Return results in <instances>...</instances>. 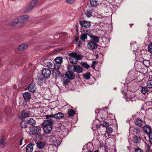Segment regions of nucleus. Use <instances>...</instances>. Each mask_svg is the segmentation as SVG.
Listing matches in <instances>:
<instances>
[{"label":"nucleus","instance_id":"9d476101","mask_svg":"<svg viewBox=\"0 0 152 152\" xmlns=\"http://www.w3.org/2000/svg\"><path fill=\"white\" fill-rule=\"evenodd\" d=\"M41 129L39 127L34 126L32 128V133L33 134L37 135L40 133Z\"/></svg>","mask_w":152,"mask_h":152},{"label":"nucleus","instance_id":"4c0bfd02","mask_svg":"<svg viewBox=\"0 0 152 152\" xmlns=\"http://www.w3.org/2000/svg\"><path fill=\"white\" fill-rule=\"evenodd\" d=\"M133 130L134 132H135L137 133H139L141 131L140 129V128H137V127H135L133 129Z\"/></svg>","mask_w":152,"mask_h":152},{"label":"nucleus","instance_id":"7ed1b4c3","mask_svg":"<svg viewBox=\"0 0 152 152\" xmlns=\"http://www.w3.org/2000/svg\"><path fill=\"white\" fill-rule=\"evenodd\" d=\"M59 138L57 134H53L50 138V141L52 144L56 147H58L61 144Z\"/></svg>","mask_w":152,"mask_h":152},{"label":"nucleus","instance_id":"13d9d810","mask_svg":"<svg viewBox=\"0 0 152 152\" xmlns=\"http://www.w3.org/2000/svg\"><path fill=\"white\" fill-rule=\"evenodd\" d=\"M26 126L25 125V127L26 128Z\"/></svg>","mask_w":152,"mask_h":152},{"label":"nucleus","instance_id":"9b49d317","mask_svg":"<svg viewBox=\"0 0 152 152\" xmlns=\"http://www.w3.org/2000/svg\"><path fill=\"white\" fill-rule=\"evenodd\" d=\"M23 96L26 102L29 101L31 98V94L28 92L24 93L23 94Z\"/></svg>","mask_w":152,"mask_h":152},{"label":"nucleus","instance_id":"864d4df0","mask_svg":"<svg viewBox=\"0 0 152 152\" xmlns=\"http://www.w3.org/2000/svg\"><path fill=\"white\" fill-rule=\"evenodd\" d=\"M73 66L71 65V66H69V67H68V70H70V69L71 68H72V66Z\"/></svg>","mask_w":152,"mask_h":152},{"label":"nucleus","instance_id":"ea45409f","mask_svg":"<svg viewBox=\"0 0 152 152\" xmlns=\"http://www.w3.org/2000/svg\"><path fill=\"white\" fill-rule=\"evenodd\" d=\"M83 151L82 152H93L91 150H88V148H86V149H85L84 148H83ZM94 152H99V151L98 150H96Z\"/></svg>","mask_w":152,"mask_h":152},{"label":"nucleus","instance_id":"2eb2a0df","mask_svg":"<svg viewBox=\"0 0 152 152\" xmlns=\"http://www.w3.org/2000/svg\"><path fill=\"white\" fill-rule=\"evenodd\" d=\"M89 36L91 39V40L94 43H96L98 42L99 40V37H98L92 35L91 34H89Z\"/></svg>","mask_w":152,"mask_h":152},{"label":"nucleus","instance_id":"5fc2aeb1","mask_svg":"<svg viewBox=\"0 0 152 152\" xmlns=\"http://www.w3.org/2000/svg\"><path fill=\"white\" fill-rule=\"evenodd\" d=\"M26 105V104H24V103H23L22 104V106H24V107H25V106Z\"/></svg>","mask_w":152,"mask_h":152},{"label":"nucleus","instance_id":"c756f323","mask_svg":"<svg viewBox=\"0 0 152 152\" xmlns=\"http://www.w3.org/2000/svg\"><path fill=\"white\" fill-rule=\"evenodd\" d=\"M143 64L146 67L148 68L150 66V62L148 60H144L143 61Z\"/></svg>","mask_w":152,"mask_h":152},{"label":"nucleus","instance_id":"a878e982","mask_svg":"<svg viewBox=\"0 0 152 152\" xmlns=\"http://www.w3.org/2000/svg\"><path fill=\"white\" fill-rule=\"evenodd\" d=\"M140 91L142 94H145L148 91V90L147 86H142Z\"/></svg>","mask_w":152,"mask_h":152},{"label":"nucleus","instance_id":"a18cd8bd","mask_svg":"<svg viewBox=\"0 0 152 152\" xmlns=\"http://www.w3.org/2000/svg\"><path fill=\"white\" fill-rule=\"evenodd\" d=\"M149 137L150 142L152 144V132L149 133Z\"/></svg>","mask_w":152,"mask_h":152},{"label":"nucleus","instance_id":"6ab92c4d","mask_svg":"<svg viewBox=\"0 0 152 152\" xmlns=\"http://www.w3.org/2000/svg\"><path fill=\"white\" fill-rule=\"evenodd\" d=\"M19 23H20L19 20L18 18L15 19L12 21L10 22L9 23V25L10 26H14L18 25Z\"/></svg>","mask_w":152,"mask_h":152},{"label":"nucleus","instance_id":"8fccbe9b","mask_svg":"<svg viewBox=\"0 0 152 152\" xmlns=\"http://www.w3.org/2000/svg\"><path fill=\"white\" fill-rule=\"evenodd\" d=\"M65 1L69 4H72L74 0H65Z\"/></svg>","mask_w":152,"mask_h":152},{"label":"nucleus","instance_id":"f704fd0d","mask_svg":"<svg viewBox=\"0 0 152 152\" xmlns=\"http://www.w3.org/2000/svg\"><path fill=\"white\" fill-rule=\"evenodd\" d=\"M87 38V34L85 33L82 34L80 37V39L83 41H85Z\"/></svg>","mask_w":152,"mask_h":152},{"label":"nucleus","instance_id":"f257e3e1","mask_svg":"<svg viewBox=\"0 0 152 152\" xmlns=\"http://www.w3.org/2000/svg\"><path fill=\"white\" fill-rule=\"evenodd\" d=\"M75 77V75L72 71H67L66 72L65 75L61 77V81L63 82L64 85L67 84L69 82L70 80L74 79Z\"/></svg>","mask_w":152,"mask_h":152},{"label":"nucleus","instance_id":"2f4dec72","mask_svg":"<svg viewBox=\"0 0 152 152\" xmlns=\"http://www.w3.org/2000/svg\"><path fill=\"white\" fill-rule=\"evenodd\" d=\"M131 49L133 50H135L137 48V43L136 42H134V43H131Z\"/></svg>","mask_w":152,"mask_h":152},{"label":"nucleus","instance_id":"473e14b6","mask_svg":"<svg viewBox=\"0 0 152 152\" xmlns=\"http://www.w3.org/2000/svg\"><path fill=\"white\" fill-rule=\"evenodd\" d=\"M85 14L88 17H90L92 16V10H88L85 12Z\"/></svg>","mask_w":152,"mask_h":152},{"label":"nucleus","instance_id":"ddd939ff","mask_svg":"<svg viewBox=\"0 0 152 152\" xmlns=\"http://www.w3.org/2000/svg\"><path fill=\"white\" fill-rule=\"evenodd\" d=\"M73 70L77 73H81L83 71V68L80 66L76 65L73 66Z\"/></svg>","mask_w":152,"mask_h":152},{"label":"nucleus","instance_id":"4d7b16f0","mask_svg":"<svg viewBox=\"0 0 152 152\" xmlns=\"http://www.w3.org/2000/svg\"><path fill=\"white\" fill-rule=\"evenodd\" d=\"M94 62H95V61H94L93 62V64H94Z\"/></svg>","mask_w":152,"mask_h":152},{"label":"nucleus","instance_id":"de8ad7c7","mask_svg":"<svg viewBox=\"0 0 152 152\" xmlns=\"http://www.w3.org/2000/svg\"><path fill=\"white\" fill-rule=\"evenodd\" d=\"M135 152H143L140 148H137L135 150Z\"/></svg>","mask_w":152,"mask_h":152},{"label":"nucleus","instance_id":"6e6552de","mask_svg":"<svg viewBox=\"0 0 152 152\" xmlns=\"http://www.w3.org/2000/svg\"><path fill=\"white\" fill-rule=\"evenodd\" d=\"M20 23H23L28 21L29 19V16L27 15H23L18 18Z\"/></svg>","mask_w":152,"mask_h":152},{"label":"nucleus","instance_id":"5701e85b","mask_svg":"<svg viewBox=\"0 0 152 152\" xmlns=\"http://www.w3.org/2000/svg\"><path fill=\"white\" fill-rule=\"evenodd\" d=\"M37 147L39 149L43 148L45 145V142H44L39 141L37 143Z\"/></svg>","mask_w":152,"mask_h":152},{"label":"nucleus","instance_id":"393cba45","mask_svg":"<svg viewBox=\"0 0 152 152\" xmlns=\"http://www.w3.org/2000/svg\"><path fill=\"white\" fill-rule=\"evenodd\" d=\"M141 140L139 136L134 135L133 137V141L134 143H139Z\"/></svg>","mask_w":152,"mask_h":152},{"label":"nucleus","instance_id":"4468645a","mask_svg":"<svg viewBox=\"0 0 152 152\" xmlns=\"http://www.w3.org/2000/svg\"><path fill=\"white\" fill-rule=\"evenodd\" d=\"M28 89L29 91L34 93L36 91V88L34 84L31 83L28 86Z\"/></svg>","mask_w":152,"mask_h":152},{"label":"nucleus","instance_id":"423d86ee","mask_svg":"<svg viewBox=\"0 0 152 152\" xmlns=\"http://www.w3.org/2000/svg\"><path fill=\"white\" fill-rule=\"evenodd\" d=\"M29 115V111L27 110H23L21 114L19 116V118L22 121L24 120L25 118L28 117Z\"/></svg>","mask_w":152,"mask_h":152},{"label":"nucleus","instance_id":"4be33fe9","mask_svg":"<svg viewBox=\"0 0 152 152\" xmlns=\"http://www.w3.org/2000/svg\"><path fill=\"white\" fill-rule=\"evenodd\" d=\"M54 120H50V121H45L42 123V124H46L45 125H49L52 126L55 123Z\"/></svg>","mask_w":152,"mask_h":152},{"label":"nucleus","instance_id":"cd10ccee","mask_svg":"<svg viewBox=\"0 0 152 152\" xmlns=\"http://www.w3.org/2000/svg\"><path fill=\"white\" fill-rule=\"evenodd\" d=\"M63 58L61 57H56L55 59V61L57 64H61L62 62Z\"/></svg>","mask_w":152,"mask_h":152},{"label":"nucleus","instance_id":"72a5a7b5","mask_svg":"<svg viewBox=\"0 0 152 152\" xmlns=\"http://www.w3.org/2000/svg\"><path fill=\"white\" fill-rule=\"evenodd\" d=\"M46 119H47L45 121H50V120H54L53 119V115L50 114L49 115H47L45 116Z\"/></svg>","mask_w":152,"mask_h":152},{"label":"nucleus","instance_id":"6e6d98bb","mask_svg":"<svg viewBox=\"0 0 152 152\" xmlns=\"http://www.w3.org/2000/svg\"><path fill=\"white\" fill-rule=\"evenodd\" d=\"M129 101H131V102H132L133 100H132L131 99H130L129 100Z\"/></svg>","mask_w":152,"mask_h":152},{"label":"nucleus","instance_id":"0eeeda50","mask_svg":"<svg viewBox=\"0 0 152 152\" xmlns=\"http://www.w3.org/2000/svg\"><path fill=\"white\" fill-rule=\"evenodd\" d=\"M87 47L90 50L93 51L97 48L98 45L96 43L92 41H91L88 43Z\"/></svg>","mask_w":152,"mask_h":152},{"label":"nucleus","instance_id":"49530a36","mask_svg":"<svg viewBox=\"0 0 152 152\" xmlns=\"http://www.w3.org/2000/svg\"><path fill=\"white\" fill-rule=\"evenodd\" d=\"M91 31L89 29H87L86 30L85 33H86L87 35L89 36V34H91L90 33Z\"/></svg>","mask_w":152,"mask_h":152},{"label":"nucleus","instance_id":"f03ea898","mask_svg":"<svg viewBox=\"0 0 152 152\" xmlns=\"http://www.w3.org/2000/svg\"><path fill=\"white\" fill-rule=\"evenodd\" d=\"M68 55L69 56V59L70 63L73 64H76L78 60H81L83 58L82 55L76 52L70 53L68 54Z\"/></svg>","mask_w":152,"mask_h":152},{"label":"nucleus","instance_id":"dca6fc26","mask_svg":"<svg viewBox=\"0 0 152 152\" xmlns=\"http://www.w3.org/2000/svg\"><path fill=\"white\" fill-rule=\"evenodd\" d=\"M143 130L145 133L147 134L150 133L151 131V126L148 125H146L143 127Z\"/></svg>","mask_w":152,"mask_h":152},{"label":"nucleus","instance_id":"39448f33","mask_svg":"<svg viewBox=\"0 0 152 152\" xmlns=\"http://www.w3.org/2000/svg\"><path fill=\"white\" fill-rule=\"evenodd\" d=\"M42 73L44 78H47L50 77L51 74V71L48 68H44L42 70Z\"/></svg>","mask_w":152,"mask_h":152},{"label":"nucleus","instance_id":"c9c22d12","mask_svg":"<svg viewBox=\"0 0 152 152\" xmlns=\"http://www.w3.org/2000/svg\"><path fill=\"white\" fill-rule=\"evenodd\" d=\"M83 77L86 79H89L90 77V74L89 72H87L86 73L84 74Z\"/></svg>","mask_w":152,"mask_h":152},{"label":"nucleus","instance_id":"f3484780","mask_svg":"<svg viewBox=\"0 0 152 152\" xmlns=\"http://www.w3.org/2000/svg\"><path fill=\"white\" fill-rule=\"evenodd\" d=\"M143 121L140 118H136L135 121V123L136 125L139 127L142 126Z\"/></svg>","mask_w":152,"mask_h":152},{"label":"nucleus","instance_id":"b1692460","mask_svg":"<svg viewBox=\"0 0 152 152\" xmlns=\"http://www.w3.org/2000/svg\"><path fill=\"white\" fill-rule=\"evenodd\" d=\"M27 123L31 125L34 126L36 124V121L33 118H30L27 121Z\"/></svg>","mask_w":152,"mask_h":152},{"label":"nucleus","instance_id":"3c124183","mask_svg":"<svg viewBox=\"0 0 152 152\" xmlns=\"http://www.w3.org/2000/svg\"><path fill=\"white\" fill-rule=\"evenodd\" d=\"M4 140L3 139H1L0 140V143L2 145H4Z\"/></svg>","mask_w":152,"mask_h":152},{"label":"nucleus","instance_id":"c03bdc74","mask_svg":"<svg viewBox=\"0 0 152 152\" xmlns=\"http://www.w3.org/2000/svg\"><path fill=\"white\" fill-rule=\"evenodd\" d=\"M107 132L109 133H112L113 131V129L111 127H108L107 130Z\"/></svg>","mask_w":152,"mask_h":152},{"label":"nucleus","instance_id":"a211bd4d","mask_svg":"<svg viewBox=\"0 0 152 152\" xmlns=\"http://www.w3.org/2000/svg\"><path fill=\"white\" fill-rule=\"evenodd\" d=\"M64 116V114L61 112H58L53 115L54 118L58 119H61Z\"/></svg>","mask_w":152,"mask_h":152},{"label":"nucleus","instance_id":"f8f14e48","mask_svg":"<svg viewBox=\"0 0 152 152\" xmlns=\"http://www.w3.org/2000/svg\"><path fill=\"white\" fill-rule=\"evenodd\" d=\"M45 125L42 124L44 132L47 133H49L51 132L52 129V126Z\"/></svg>","mask_w":152,"mask_h":152},{"label":"nucleus","instance_id":"7c9ffc66","mask_svg":"<svg viewBox=\"0 0 152 152\" xmlns=\"http://www.w3.org/2000/svg\"><path fill=\"white\" fill-rule=\"evenodd\" d=\"M147 87L149 88H152V79L148 80L146 83Z\"/></svg>","mask_w":152,"mask_h":152},{"label":"nucleus","instance_id":"58836bf2","mask_svg":"<svg viewBox=\"0 0 152 152\" xmlns=\"http://www.w3.org/2000/svg\"><path fill=\"white\" fill-rule=\"evenodd\" d=\"M61 66V64H57L56 63V64H54V69H58L60 68Z\"/></svg>","mask_w":152,"mask_h":152},{"label":"nucleus","instance_id":"37998d69","mask_svg":"<svg viewBox=\"0 0 152 152\" xmlns=\"http://www.w3.org/2000/svg\"><path fill=\"white\" fill-rule=\"evenodd\" d=\"M102 125L104 127H107L109 126V123L106 121H104L102 124Z\"/></svg>","mask_w":152,"mask_h":152},{"label":"nucleus","instance_id":"a19ab883","mask_svg":"<svg viewBox=\"0 0 152 152\" xmlns=\"http://www.w3.org/2000/svg\"><path fill=\"white\" fill-rule=\"evenodd\" d=\"M82 66L86 69H88L89 67V65L86 63V62L82 63Z\"/></svg>","mask_w":152,"mask_h":152},{"label":"nucleus","instance_id":"aec40b11","mask_svg":"<svg viewBox=\"0 0 152 152\" xmlns=\"http://www.w3.org/2000/svg\"><path fill=\"white\" fill-rule=\"evenodd\" d=\"M34 145L32 143L28 144L26 148V152H32L33 150Z\"/></svg>","mask_w":152,"mask_h":152},{"label":"nucleus","instance_id":"603ef678","mask_svg":"<svg viewBox=\"0 0 152 152\" xmlns=\"http://www.w3.org/2000/svg\"><path fill=\"white\" fill-rule=\"evenodd\" d=\"M23 138H22L20 140V145H21L22 144V141H23Z\"/></svg>","mask_w":152,"mask_h":152},{"label":"nucleus","instance_id":"1a4fd4ad","mask_svg":"<svg viewBox=\"0 0 152 152\" xmlns=\"http://www.w3.org/2000/svg\"><path fill=\"white\" fill-rule=\"evenodd\" d=\"M79 23L81 26L85 28H88L91 25V22L85 20L80 21Z\"/></svg>","mask_w":152,"mask_h":152},{"label":"nucleus","instance_id":"79ce46f5","mask_svg":"<svg viewBox=\"0 0 152 152\" xmlns=\"http://www.w3.org/2000/svg\"><path fill=\"white\" fill-rule=\"evenodd\" d=\"M148 51L151 53H152V43L149 45L148 46Z\"/></svg>","mask_w":152,"mask_h":152},{"label":"nucleus","instance_id":"e433bc0d","mask_svg":"<svg viewBox=\"0 0 152 152\" xmlns=\"http://www.w3.org/2000/svg\"><path fill=\"white\" fill-rule=\"evenodd\" d=\"M45 64L47 66L48 68L52 67L53 66V64L52 63L50 62H47L46 61H45Z\"/></svg>","mask_w":152,"mask_h":152},{"label":"nucleus","instance_id":"09e8293b","mask_svg":"<svg viewBox=\"0 0 152 152\" xmlns=\"http://www.w3.org/2000/svg\"><path fill=\"white\" fill-rule=\"evenodd\" d=\"M37 80H38V82H41V81H42V80L43 79L41 77H38L37 78Z\"/></svg>","mask_w":152,"mask_h":152},{"label":"nucleus","instance_id":"20e7f679","mask_svg":"<svg viewBox=\"0 0 152 152\" xmlns=\"http://www.w3.org/2000/svg\"><path fill=\"white\" fill-rule=\"evenodd\" d=\"M37 2V0H32L26 7V12H28L30 11L34 7Z\"/></svg>","mask_w":152,"mask_h":152},{"label":"nucleus","instance_id":"412c9836","mask_svg":"<svg viewBox=\"0 0 152 152\" xmlns=\"http://www.w3.org/2000/svg\"><path fill=\"white\" fill-rule=\"evenodd\" d=\"M28 47V45L26 43H23L19 46L18 50L20 51H22L25 50Z\"/></svg>","mask_w":152,"mask_h":152},{"label":"nucleus","instance_id":"bb28decb","mask_svg":"<svg viewBox=\"0 0 152 152\" xmlns=\"http://www.w3.org/2000/svg\"><path fill=\"white\" fill-rule=\"evenodd\" d=\"M75 114V112L74 110L72 109H69L67 112L68 115L69 116H72L74 115Z\"/></svg>","mask_w":152,"mask_h":152},{"label":"nucleus","instance_id":"c85d7f7f","mask_svg":"<svg viewBox=\"0 0 152 152\" xmlns=\"http://www.w3.org/2000/svg\"><path fill=\"white\" fill-rule=\"evenodd\" d=\"M90 3L92 7L97 6L98 4L97 0H90Z\"/></svg>","mask_w":152,"mask_h":152}]
</instances>
